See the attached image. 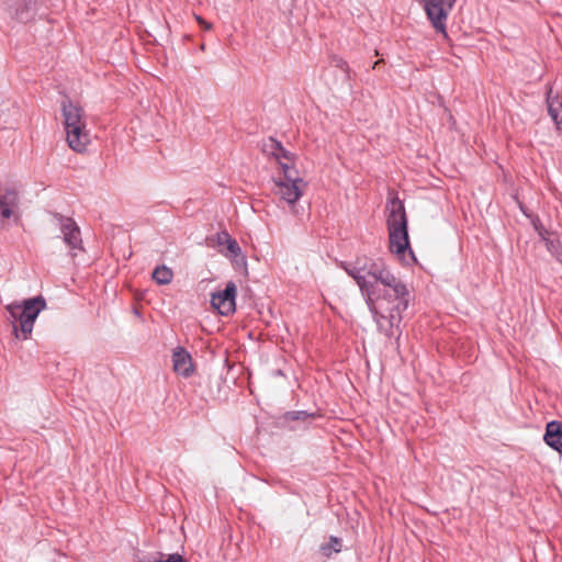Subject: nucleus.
<instances>
[{
  "mask_svg": "<svg viewBox=\"0 0 562 562\" xmlns=\"http://www.w3.org/2000/svg\"><path fill=\"white\" fill-rule=\"evenodd\" d=\"M345 270L357 282L378 329L393 337L408 307L407 285L381 259L359 258Z\"/></svg>",
  "mask_w": 562,
  "mask_h": 562,
  "instance_id": "f257e3e1",
  "label": "nucleus"
},
{
  "mask_svg": "<svg viewBox=\"0 0 562 562\" xmlns=\"http://www.w3.org/2000/svg\"><path fill=\"white\" fill-rule=\"evenodd\" d=\"M385 213L390 251L403 261H406V257L414 259L409 248L407 216L403 202L397 198H391L386 203Z\"/></svg>",
  "mask_w": 562,
  "mask_h": 562,
  "instance_id": "f03ea898",
  "label": "nucleus"
},
{
  "mask_svg": "<svg viewBox=\"0 0 562 562\" xmlns=\"http://www.w3.org/2000/svg\"><path fill=\"white\" fill-rule=\"evenodd\" d=\"M45 308L46 301L41 295L7 304L8 321L12 325L14 337L21 340L29 339L36 318Z\"/></svg>",
  "mask_w": 562,
  "mask_h": 562,
  "instance_id": "7ed1b4c3",
  "label": "nucleus"
},
{
  "mask_svg": "<svg viewBox=\"0 0 562 562\" xmlns=\"http://www.w3.org/2000/svg\"><path fill=\"white\" fill-rule=\"evenodd\" d=\"M273 194L286 204L291 213L297 215V202L307 189V182L299 170L291 164H282L281 173L273 179Z\"/></svg>",
  "mask_w": 562,
  "mask_h": 562,
  "instance_id": "20e7f679",
  "label": "nucleus"
},
{
  "mask_svg": "<svg viewBox=\"0 0 562 562\" xmlns=\"http://www.w3.org/2000/svg\"><path fill=\"white\" fill-rule=\"evenodd\" d=\"M456 0H425L424 8L434 27L447 37L446 18Z\"/></svg>",
  "mask_w": 562,
  "mask_h": 562,
  "instance_id": "39448f33",
  "label": "nucleus"
},
{
  "mask_svg": "<svg viewBox=\"0 0 562 562\" xmlns=\"http://www.w3.org/2000/svg\"><path fill=\"white\" fill-rule=\"evenodd\" d=\"M236 294L237 286L233 281H229L223 291H218L212 294L211 305L221 315L228 316L236 310Z\"/></svg>",
  "mask_w": 562,
  "mask_h": 562,
  "instance_id": "423d86ee",
  "label": "nucleus"
},
{
  "mask_svg": "<svg viewBox=\"0 0 562 562\" xmlns=\"http://www.w3.org/2000/svg\"><path fill=\"white\" fill-rule=\"evenodd\" d=\"M54 218L58 223L63 240L70 251L82 250L81 233L77 223L72 218L61 215H55Z\"/></svg>",
  "mask_w": 562,
  "mask_h": 562,
  "instance_id": "0eeeda50",
  "label": "nucleus"
},
{
  "mask_svg": "<svg viewBox=\"0 0 562 562\" xmlns=\"http://www.w3.org/2000/svg\"><path fill=\"white\" fill-rule=\"evenodd\" d=\"M20 196L19 192L14 188H5L0 192V223L3 224V220L14 217L19 218L16 212L19 209Z\"/></svg>",
  "mask_w": 562,
  "mask_h": 562,
  "instance_id": "6e6552de",
  "label": "nucleus"
},
{
  "mask_svg": "<svg viewBox=\"0 0 562 562\" xmlns=\"http://www.w3.org/2000/svg\"><path fill=\"white\" fill-rule=\"evenodd\" d=\"M65 131L68 146L74 151L83 153L90 143V134L86 124L83 126H75Z\"/></svg>",
  "mask_w": 562,
  "mask_h": 562,
  "instance_id": "1a4fd4ad",
  "label": "nucleus"
},
{
  "mask_svg": "<svg viewBox=\"0 0 562 562\" xmlns=\"http://www.w3.org/2000/svg\"><path fill=\"white\" fill-rule=\"evenodd\" d=\"M172 366L173 371L183 378H189L194 372L191 355L183 347H177L173 350Z\"/></svg>",
  "mask_w": 562,
  "mask_h": 562,
  "instance_id": "9d476101",
  "label": "nucleus"
},
{
  "mask_svg": "<svg viewBox=\"0 0 562 562\" xmlns=\"http://www.w3.org/2000/svg\"><path fill=\"white\" fill-rule=\"evenodd\" d=\"M65 130L75 126H83L86 119L82 109L70 100H64L61 103Z\"/></svg>",
  "mask_w": 562,
  "mask_h": 562,
  "instance_id": "9b49d317",
  "label": "nucleus"
},
{
  "mask_svg": "<svg viewBox=\"0 0 562 562\" xmlns=\"http://www.w3.org/2000/svg\"><path fill=\"white\" fill-rule=\"evenodd\" d=\"M262 150L266 155L274 157L278 161L280 169L282 170V164H291L293 160V154L283 148L280 142L270 137L265 140Z\"/></svg>",
  "mask_w": 562,
  "mask_h": 562,
  "instance_id": "f8f14e48",
  "label": "nucleus"
},
{
  "mask_svg": "<svg viewBox=\"0 0 562 562\" xmlns=\"http://www.w3.org/2000/svg\"><path fill=\"white\" fill-rule=\"evenodd\" d=\"M543 440L550 448L562 453V422L552 420L548 423Z\"/></svg>",
  "mask_w": 562,
  "mask_h": 562,
  "instance_id": "ddd939ff",
  "label": "nucleus"
},
{
  "mask_svg": "<svg viewBox=\"0 0 562 562\" xmlns=\"http://www.w3.org/2000/svg\"><path fill=\"white\" fill-rule=\"evenodd\" d=\"M546 102L551 120L557 128L560 130L562 125V101L558 95H553L551 87L548 88Z\"/></svg>",
  "mask_w": 562,
  "mask_h": 562,
  "instance_id": "4468645a",
  "label": "nucleus"
},
{
  "mask_svg": "<svg viewBox=\"0 0 562 562\" xmlns=\"http://www.w3.org/2000/svg\"><path fill=\"white\" fill-rule=\"evenodd\" d=\"M9 14L19 22L27 23L35 15V2L32 0L20 1L14 11H10Z\"/></svg>",
  "mask_w": 562,
  "mask_h": 562,
  "instance_id": "2eb2a0df",
  "label": "nucleus"
},
{
  "mask_svg": "<svg viewBox=\"0 0 562 562\" xmlns=\"http://www.w3.org/2000/svg\"><path fill=\"white\" fill-rule=\"evenodd\" d=\"M216 244L225 247V249L220 250L225 257L233 258L238 257L241 254L239 245L227 232H221L216 235Z\"/></svg>",
  "mask_w": 562,
  "mask_h": 562,
  "instance_id": "dca6fc26",
  "label": "nucleus"
},
{
  "mask_svg": "<svg viewBox=\"0 0 562 562\" xmlns=\"http://www.w3.org/2000/svg\"><path fill=\"white\" fill-rule=\"evenodd\" d=\"M173 272L166 266L157 267L153 272V279L161 285L169 284L172 281Z\"/></svg>",
  "mask_w": 562,
  "mask_h": 562,
  "instance_id": "f3484780",
  "label": "nucleus"
},
{
  "mask_svg": "<svg viewBox=\"0 0 562 562\" xmlns=\"http://www.w3.org/2000/svg\"><path fill=\"white\" fill-rule=\"evenodd\" d=\"M143 562H184L179 554H158L157 557H150Z\"/></svg>",
  "mask_w": 562,
  "mask_h": 562,
  "instance_id": "a211bd4d",
  "label": "nucleus"
},
{
  "mask_svg": "<svg viewBox=\"0 0 562 562\" xmlns=\"http://www.w3.org/2000/svg\"><path fill=\"white\" fill-rule=\"evenodd\" d=\"M330 542H331V547H333L334 551L339 552L341 549L340 540L335 537H331Z\"/></svg>",
  "mask_w": 562,
  "mask_h": 562,
  "instance_id": "6ab92c4d",
  "label": "nucleus"
},
{
  "mask_svg": "<svg viewBox=\"0 0 562 562\" xmlns=\"http://www.w3.org/2000/svg\"><path fill=\"white\" fill-rule=\"evenodd\" d=\"M196 21L199 22V24L204 29V30H211L212 27V24L206 22L204 19H202L201 16H196Z\"/></svg>",
  "mask_w": 562,
  "mask_h": 562,
  "instance_id": "aec40b11",
  "label": "nucleus"
},
{
  "mask_svg": "<svg viewBox=\"0 0 562 562\" xmlns=\"http://www.w3.org/2000/svg\"><path fill=\"white\" fill-rule=\"evenodd\" d=\"M300 415H305L304 412H294V413H291V418L293 419H299L300 418Z\"/></svg>",
  "mask_w": 562,
  "mask_h": 562,
  "instance_id": "412c9836",
  "label": "nucleus"
}]
</instances>
